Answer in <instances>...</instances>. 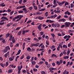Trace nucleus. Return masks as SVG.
<instances>
[{
  "instance_id": "f257e3e1",
  "label": "nucleus",
  "mask_w": 74,
  "mask_h": 74,
  "mask_svg": "<svg viewBox=\"0 0 74 74\" xmlns=\"http://www.w3.org/2000/svg\"><path fill=\"white\" fill-rule=\"evenodd\" d=\"M8 51L10 50V47L9 46H7L5 47V49L3 51V52H7V51H8Z\"/></svg>"
},
{
  "instance_id": "f03ea898",
  "label": "nucleus",
  "mask_w": 74,
  "mask_h": 74,
  "mask_svg": "<svg viewBox=\"0 0 74 74\" xmlns=\"http://www.w3.org/2000/svg\"><path fill=\"white\" fill-rule=\"evenodd\" d=\"M52 26L53 27H60V25L59 24H55L53 23L51 24ZM57 26V27H56Z\"/></svg>"
},
{
  "instance_id": "7ed1b4c3",
  "label": "nucleus",
  "mask_w": 74,
  "mask_h": 74,
  "mask_svg": "<svg viewBox=\"0 0 74 74\" xmlns=\"http://www.w3.org/2000/svg\"><path fill=\"white\" fill-rule=\"evenodd\" d=\"M70 24H71V23L69 22H66L64 23L65 26L66 27H69V26L70 25Z\"/></svg>"
},
{
  "instance_id": "20e7f679",
  "label": "nucleus",
  "mask_w": 74,
  "mask_h": 74,
  "mask_svg": "<svg viewBox=\"0 0 74 74\" xmlns=\"http://www.w3.org/2000/svg\"><path fill=\"white\" fill-rule=\"evenodd\" d=\"M39 45H40V43H38L36 44H32L31 45V46L32 47H38L39 46Z\"/></svg>"
},
{
  "instance_id": "39448f33",
  "label": "nucleus",
  "mask_w": 74,
  "mask_h": 74,
  "mask_svg": "<svg viewBox=\"0 0 74 74\" xmlns=\"http://www.w3.org/2000/svg\"><path fill=\"white\" fill-rule=\"evenodd\" d=\"M53 4H54V5H53V8H55L57 5H58V4L56 2V0H53Z\"/></svg>"
},
{
  "instance_id": "423d86ee",
  "label": "nucleus",
  "mask_w": 74,
  "mask_h": 74,
  "mask_svg": "<svg viewBox=\"0 0 74 74\" xmlns=\"http://www.w3.org/2000/svg\"><path fill=\"white\" fill-rule=\"evenodd\" d=\"M42 26V24H40V25L38 26V29H39V31H41V30H42V28H41Z\"/></svg>"
},
{
  "instance_id": "0eeeda50",
  "label": "nucleus",
  "mask_w": 74,
  "mask_h": 74,
  "mask_svg": "<svg viewBox=\"0 0 74 74\" xmlns=\"http://www.w3.org/2000/svg\"><path fill=\"white\" fill-rule=\"evenodd\" d=\"M66 20L64 18L60 19L59 20L58 22H65Z\"/></svg>"
},
{
  "instance_id": "6e6552de",
  "label": "nucleus",
  "mask_w": 74,
  "mask_h": 74,
  "mask_svg": "<svg viewBox=\"0 0 74 74\" xmlns=\"http://www.w3.org/2000/svg\"><path fill=\"white\" fill-rule=\"evenodd\" d=\"M23 11H24V12L25 13H27L28 12V11L26 9V8L25 7L23 9Z\"/></svg>"
},
{
  "instance_id": "1a4fd4ad",
  "label": "nucleus",
  "mask_w": 74,
  "mask_h": 74,
  "mask_svg": "<svg viewBox=\"0 0 74 74\" xmlns=\"http://www.w3.org/2000/svg\"><path fill=\"white\" fill-rule=\"evenodd\" d=\"M56 3L58 4L60 6H62V3L59 2L58 1L56 0Z\"/></svg>"
},
{
  "instance_id": "9d476101",
  "label": "nucleus",
  "mask_w": 74,
  "mask_h": 74,
  "mask_svg": "<svg viewBox=\"0 0 74 74\" xmlns=\"http://www.w3.org/2000/svg\"><path fill=\"white\" fill-rule=\"evenodd\" d=\"M4 56L5 58H7V56L9 57V52H8L7 53H6L4 55Z\"/></svg>"
},
{
  "instance_id": "9b49d317",
  "label": "nucleus",
  "mask_w": 74,
  "mask_h": 74,
  "mask_svg": "<svg viewBox=\"0 0 74 74\" xmlns=\"http://www.w3.org/2000/svg\"><path fill=\"white\" fill-rule=\"evenodd\" d=\"M1 19H5V20H6V21H8V18L5 17V16H3L1 17Z\"/></svg>"
},
{
  "instance_id": "f8f14e48",
  "label": "nucleus",
  "mask_w": 74,
  "mask_h": 74,
  "mask_svg": "<svg viewBox=\"0 0 74 74\" xmlns=\"http://www.w3.org/2000/svg\"><path fill=\"white\" fill-rule=\"evenodd\" d=\"M12 41L13 44H14L15 42V39L14 38V37H13Z\"/></svg>"
},
{
  "instance_id": "ddd939ff",
  "label": "nucleus",
  "mask_w": 74,
  "mask_h": 74,
  "mask_svg": "<svg viewBox=\"0 0 74 74\" xmlns=\"http://www.w3.org/2000/svg\"><path fill=\"white\" fill-rule=\"evenodd\" d=\"M38 19H39V20H42V19H44V17H42L41 16H39L38 17Z\"/></svg>"
},
{
  "instance_id": "4468645a",
  "label": "nucleus",
  "mask_w": 74,
  "mask_h": 74,
  "mask_svg": "<svg viewBox=\"0 0 74 74\" xmlns=\"http://www.w3.org/2000/svg\"><path fill=\"white\" fill-rule=\"evenodd\" d=\"M51 57L52 58L53 57H55V58H57L58 56L54 54H53L51 55Z\"/></svg>"
},
{
  "instance_id": "2eb2a0df",
  "label": "nucleus",
  "mask_w": 74,
  "mask_h": 74,
  "mask_svg": "<svg viewBox=\"0 0 74 74\" xmlns=\"http://www.w3.org/2000/svg\"><path fill=\"white\" fill-rule=\"evenodd\" d=\"M4 3H3L1 4H0V6L2 7H5V4H4Z\"/></svg>"
},
{
  "instance_id": "dca6fc26",
  "label": "nucleus",
  "mask_w": 74,
  "mask_h": 74,
  "mask_svg": "<svg viewBox=\"0 0 74 74\" xmlns=\"http://www.w3.org/2000/svg\"><path fill=\"white\" fill-rule=\"evenodd\" d=\"M12 72V69H10L7 71L8 73H11Z\"/></svg>"
},
{
  "instance_id": "f3484780",
  "label": "nucleus",
  "mask_w": 74,
  "mask_h": 74,
  "mask_svg": "<svg viewBox=\"0 0 74 74\" xmlns=\"http://www.w3.org/2000/svg\"><path fill=\"white\" fill-rule=\"evenodd\" d=\"M12 24H13L12 23H10L7 25V27H9V26H10V25H12Z\"/></svg>"
},
{
  "instance_id": "a211bd4d",
  "label": "nucleus",
  "mask_w": 74,
  "mask_h": 74,
  "mask_svg": "<svg viewBox=\"0 0 74 74\" xmlns=\"http://www.w3.org/2000/svg\"><path fill=\"white\" fill-rule=\"evenodd\" d=\"M19 16V19L21 20V19H22V18H23V15H18Z\"/></svg>"
},
{
  "instance_id": "6ab92c4d",
  "label": "nucleus",
  "mask_w": 74,
  "mask_h": 74,
  "mask_svg": "<svg viewBox=\"0 0 74 74\" xmlns=\"http://www.w3.org/2000/svg\"><path fill=\"white\" fill-rule=\"evenodd\" d=\"M10 66H11L12 68H14L15 69L16 67V66L15 65L14 66L13 64L10 65Z\"/></svg>"
},
{
  "instance_id": "aec40b11",
  "label": "nucleus",
  "mask_w": 74,
  "mask_h": 74,
  "mask_svg": "<svg viewBox=\"0 0 74 74\" xmlns=\"http://www.w3.org/2000/svg\"><path fill=\"white\" fill-rule=\"evenodd\" d=\"M10 46L11 47H13V46H14V45H13V43H12V42H10Z\"/></svg>"
},
{
  "instance_id": "412c9836",
  "label": "nucleus",
  "mask_w": 74,
  "mask_h": 74,
  "mask_svg": "<svg viewBox=\"0 0 74 74\" xmlns=\"http://www.w3.org/2000/svg\"><path fill=\"white\" fill-rule=\"evenodd\" d=\"M31 63L32 64H33V65H34L36 63V62L34 61H32Z\"/></svg>"
},
{
  "instance_id": "4be33fe9",
  "label": "nucleus",
  "mask_w": 74,
  "mask_h": 74,
  "mask_svg": "<svg viewBox=\"0 0 74 74\" xmlns=\"http://www.w3.org/2000/svg\"><path fill=\"white\" fill-rule=\"evenodd\" d=\"M10 33H7L6 35V38H8L9 36H10Z\"/></svg>"
},
{
  "instance_id": "5701e85b",
  "label": "nucleus",
  "mask_w": 74,
  "mask_h": 74,
  "mask_svg": "<svg viewBox=\"0 0 74 74\" xmlns=\"http://www.w3.org/2000/svg\"><path fill=\"white\" fill-rule=\"evenodd\" d=\"M33 71L34 72H37V71H38L37 69L34 68L33 69Z\"/></svg>"
},
{
  "instance_id": "b1692460",
  "label": "nucleus",
  "mask_w": 74,
  "mask_h": 74,
  "mask_svg": "<svg viewBox=\"0 0 74 74\" xmlns=\"http://www.w3.org/2000/svg\"><path fill=\"white\" fill-rule=\"evenodd\" d=\"M21 33H22V31H20L18 32V36H20V35L21 34Z\"/></svg>"
},
{
  "instance_id": "393cba45",
  "label": "nucleus",
  "mask_w": 74,
  "mask_h": 74,
  "mask_svg": "<svg viewBox=\"0 0 74 74\" xmlns=\"http://www.w3.org/2000/svg\"><path fill=\"white\" fill-rule=\"evenodd\" d=\"M19 14H21L22 13H23V10H20L18 11Z\"/></svg>"
},
{
  "instance_id": "a878e982",
  "label": "nucleus",
  "mask_w": 74,
  "mask_h": 74,
  "mask_svg": "<svg viewBox=\"0 0 74 74\" xmlns=\"http://www.w3.org/2000/svg\"><path fill=\"white\" fill-rule=\"evenodd\" d=\"M64 58L65 59H69V56H64Z\"/></svg>"
},
{
  "instance_id": "bb28decb",
  "label": "nucleus",
  "mask_w": 74,
  "mask_h": 74,
  "mask_svg": "<svg viewBox=\"0 0 74 74\" xmlns=\"http://www.w3.org/2000/svg\"><path fill=\"white\" fill-rule=\"evenodd\" d=\"M27 50L29 51H31V48H30V47H28L27 49Z\"/></svg>"
},
{
  "instance_id": "cd10ccee",
  "label": "nucleus",
  "mask_w": 74,
  "mask_h": 74,
  "mask_svg": "<svg viewBox=\"0 0 74 74\" xmlns=\"http://www.w3.org/2000/svg\"><path fill=\"white\" fill-rule=\"evenodd\" d=\"M44 63V62L40 61V62H39L38 63V64H42V63Z\"/></svg>"
},
{
  "instance_id": "c85d7f7f",
  "label": "nucleus",
  "mask_w": 74,
  "mask_h": 74,
  "mask_svg": "<svg viewBox=\"0 0 74 74\" xmlns=\"http://www.w3.org/2000/svg\"><path fill=\"white\" fill-rule=\"evenodd\" d=\"M30 59V57L29 56H27V60H29Z\"/></svg>"
},
{
  "instance_id": "c756f323",
  "label": "nucleus",
  "mask_w": 74,
  "mask_h": 74,
  "mask_svg": "<svg viewBox=\"0 0 74 74\" xmlns=\"http://www.w3.org/2000/svg\"><path fill=\"white\" fill-rule=\"evenodd\" d=\"M51 35L52 36V37H53V38H54V37H55V34H51Z\"/></svg>"
},
{
  "instance_id": "7c9ffc66",
  "label": "nucleus",
  "mask_w": 74,
  "mask_h": 74,
  "mask_svg": "<svg viewBox=\"0 0 74 74\" xmlns=\"http://www.w3.org/2000/svg\"><path fill=\"white\" fill-rule=\"evenodd\" d=\"M63 48L66 49L67 48V45H63Z\"/></svg>"
},
{
  "instance_id": "2f4dec72",
  "label": "nucleus",
  "mask_w": 74,
  "mask_h": 74,
  "mask_svg": "<svg viewBox=\"0 0 74 74\" xmlns=\"http://www.w3.org/2000/svg\"><path fill=\"white\" fill-rule=\"evenodd\" d=\"M40 36H42L44 34V32H40Z\"/></svg>"
},
{
  "instance_id": "473e14b6",
  "label": "nucleus",
  "mask_w": 74,
  "mask_h": 74,
  "mask_svg": "<svg viewBox=\"0 0 74 74\" xmlns=\"http://www.w3.org/2000/svg\"><path fill=\"white\" fill-rule=\"evenodd\" d=\"M34 8L35 10H37V8H37V6H34Z\"/></svg>"
},
{
  "instance_id": "72a5a7b5",
  "label": "nucleus",
  "mask_w": 74,
  "mask_h": 74,
  "mask_svg": "<svg viewBox=\"0 0 74 74\" xmlns=\"http://www.w3.org/2000/svg\"><path fill=\"white\" fill-rule=\"evenodd\" d=\"M69 5V2L66 1L64 5L65 6H66V5Z\"/></svg>"
},
{
  "instance_id": "f704fd0d",
  "label": "nucleus",
  "mask_w": 74,
  "mask_h": 74,
  "mask_svg": "<svg viewBox=\"0 0 74 74\" xmlns=\"http://www.w3.org/2000/svg\"><path fill=\"white\" fill-rule=\"evenodd\" d=\"M9 60L11 62L12 61V60H14L12 58L10 57L9 58Z\"/></svg>"
},
{
  "instance_id": "c9c22d12",
  "label": "nucleus",
  "mask_w": 74,
  "mask_h": 74,
  "mask_svg": "<svg viewBox=\"0 0 74 74\" xmlns=\"http://www.w3.org/2000/svg\"><path fill=\"white\" fill-rule=\"evenodd\" d=\"M45 15L46 16H48V12H46L45 13Z\"/></svg>"
},
{
  "instance_id": "e433bc0d",
  "label": "nucleus",
  "mask_w": 74,
  "mask_h": 74,
  "mask_svg": "<svg viewBox=\"0 0 74 74\" xmlns=\"http://www.w3.org/2000/svg\"><path fill=\"white\" fill-rule=\"evenodd\" d=\"M36 14H38V15H41V14H42V13H41L40 12H38L36 13Z\"/></svg>"
},
{
  "instance_id": "4c0bfd02",
  "label": "nucleus",
  "mask_w": 74,
  "mask_h": 74,
  "mask_svg": "<svg viewBox=\"0 0 74 74\" xmlns=\"http://www.w3.org/2000/svg\"><path fill=\"white\" fill-rule=\"evenodd\" d=\"M56 63H57V64L58 65V66H59V65H60V62H59V61H57L56 62Z\"/></svg>"
},
{
  "instance_id": "58836bf2",
  "label": "nucleus",
  "mask_w": 74,
  "mask_h": 74,
  "mask_svg": "<svg viewBox=\"0 0 74 74\" xmlns=\"http://www.w3.org/2000/svg\"><path fill=\"white\" fill-rule=\"evenodd\" d=\"M13 14H14V11H12L10 13V15H12Z\"/></svg>"
},
{
  "instance_id": "ea45409f",
  "label": "nucleus",
  "mask_w": 74,
  "mask_h": 74,
  "mask_svg": "<svg viewBox=\"0 0 74 74\" xmlns=\"http://www.w3.org/2000/svg\"><path fill=\"white\" fill-rule=\"evenodd\" d=\"M18 70H19V71H21V69L20 68V66H18Z\"/></svg>"
},
{
  "instance_id": "a19ab883",
  "label": "nucleus",
  "mask_w": 74,
  "mask_h": 74,
  "mask_svg": "<svg viewBox=\"0 0 74 74\" xmlns=\"http://www.w3.org/2000/svg\"><path fill=\"white\" fill-rule=\"evenodd\" d=\"M21 29V27H18L17 28H16V30H19V29Z\"/></svg>"
},
{
  "instance_id": "79ce46f5",
  "label": "nucleus",
  "mask_w": 74,
  "mask_h": 74,
  "mask_svg": "<svg viewBox=\"0 0 74 74\" xmlns=\"http://www.w3.org/2000/svg\"><path fill=\"white\" fill-rule=\"evenodd\" d=\"M25 30H24L22 32V33L23 35H24V34H25Z\"/></svg>"
},
{
  "instance_id": "37998d69",
  "label": "nucleus",
  "mask_w": 74,
  "mask_h": 74,
  "mask_svg": "<svg viewBox=\"0 0 74 74\" xmlns=\"http://www.w3.org/2000/svg\"><path fill=\"white\" fill-rule=\"evenodd\" d=\"M32 22V20H29L27 22V24H28V23H30V22Z\"/></svg>"
},
{
  "instance_id": "c03bdc74",
  "label": "nucleus",
  "mask_w": 74,
  "mask_h": 74,
  "mask_svg": "<svg viewBox=\"0 0 74 74\" xmlns=\"http://www.w3.org/2000/svg\"><path fill=\"white\" fill-rule=\"evenodd\" d=\"M9 64V63L8 62H6V65H5L6 67L8 66Z\"/></svg>"
},
{
  "instance_id": "a18cd8bd",
  "label": "nucleus",
  "mask_w": 74,
  "mask_h": 74,
  "mask_svg": "<svg viewBox=\"0 0 74 74\" xmlns=\"http://www.w3.org/2000/svg\"><path fill=\"white\" fill-rule=\"evenodd\" d=\"M41 74H45V72L44 71H42L41 72Z\"/></svg>"
},
{
  "instance_id": "49530a36",
  "label": "nucleus",
  "mask_w": 74,
  "mask_h": 74,
  "mask_svg": "<svg viewBox=\"0 0 74 74\" xmlns=\"http://www.w3.org/2000/svg\"><path fill=\"white\" fill-rule=\"evenodd\" d=\"M50 20H47L45 22H49V23H50Z\"/></svg>"
},
{
  "instance_id": "de8ad7c7",
  "label": "nucleus",
  "mask_w": 74,
  "mask_h": 74,
  "mask_svg": "<svg viewBox=\"0 0 74 74\" xmlns=\"http://www.w3.org/2000/svg\"><path fill=\"white\" fill-rule=\"evenodd\" d=\"M0 64L1 66V67H4L3 65V63H0Z\"/></svg>"
},
{
  "instance_id": "09e8293b",
  "label": "nucleus",
  "mask_w": 74,
  "mask_h": 74,
  "mask_svg": "<svg viewBox=\"0 0 74 74\" xmlns=\"http://www.w3.org/2000/svg\"><path fill=\"white\" fill-rule=\"evenodd\" d=\"M74 5L73 4V3H71V8H73V7H74Z\"/></svg>"
},
{
  "instance_id": "8fccbe9b",
  "label": "nucleus",
  "mask_w": 74,
  "mask_h": 74,
  "mask_svg": "<svg viewBox=\"0 0 74 74\" xmlns=\"http://www.w3.org/2000/svg\"><path fill=\"white\" fill-rule=\"evenodd\" d=\"M29 9L30 11H31L33 9V7H30L29 8Z\"/></svg>"
},
{
  "instance_id": "3c124183",
  "label": "nucleus",
  "mask_w": 74,
  "mask_h": 74,
  "mask_svg": "<svg viewBox=\"0 0 74 74\" xmlns=\"http://www.w3.org/2000/svg\"><path fill=\"white\" fill-rule=\"evenodd\" d=\"M70 51H67V55H69V54H70Z\"/></svg>"
},
{
  "instance_id": "603ef678",
  "label": "nucleus",
  "mask_w": 74,
  "mask_h": 74,
  "mask_svg": "<svg viewBox=\"0 0 74 74\" xmlns=\"http://www.w3.org/2000/svg\"><path fill=\"white\" fill-rule=\"evenodd\" d=\"M11 10L10 9H9L8 10V12H11Z\"/></svg>"
},
{
  "instance_id": "864d4df0",
  "label": "nucleus",
  "mask_w": 74,
  "mask_h": 74,
  "mask_svg": "<svg viewBox=\"0 0 74 74\" xmlns=\"http://www.w3.org/2000/svg\"><path fill=\"white\" fill-rule=\"evenodd\" d=\"M53 68L52 67H50V68H49V70L51 71L52 70H53Z\"/></svg>"
},
{
  "instance_id": "5fc2aeb1",
  "label": "nucleus",
  "mask_w": 74,
  "mask_h": 74,
  "mask_svg": "<svg viewBox=\"0 0 74 74\" xmlns=\"http://www.w3.org/2000/svg\"><path fill=\"white\" fill-rule=\"evenodd\" d=\"M7 15V13H4L2 14V16H6Z\"/></svg>"
},
{
  "instance_id": "6e6d98bb",
  "label": "nucleus",
  "mask_w": 74,
  "mask_h": 74,
  "mask_svg": "<svg viewBox=\"0 0 74 74\" xmlns=\"http://www.w3.org/2000/svg\"><path fill=\"white\" fill-rule=\"evenodd\" d=\"M16 9V10H19V9H21V6H18V7H17Z\"/></svg>"
},
{
  "instance_id": "4d7b16f0",
  "label": "nucleus",
  "mask_w": 74,
  "mask_h": 74,
  "mask_svg": "<svg viewBox=\"0 0 74 74\" xmlns=\"http://www.w3.org/2000/svg\"><path fill=\"white\" fill-rule=\"evenodd\" d=\"M33 60H34V57H33L31 58V61L33 62Z\"/></svg>"
},
{
  "instance_id": "13d9d810",
  "label": "nucleus",
  "mask_w": 74,
  "mask_h": 74,
  "mask_svg": "<svg viewBox=\"0 0 74 74\" xmlns=\"http://www.w3.org/2000/svg\"><path fill=\"white\" fill-rule=\"evenodd\" d=\"M20 1H19V3L20 4H22V0H19Z\"/></svg>"
},
{
  "instance_id": "bf43d9fd",
  "label": "nucleus",
  "mask_w": 74,
  "mask_h": 74,
  "mask_svg": "<svg viewBox=\"0 0 74 74\" xmlns=\"http://www.w3.org/2000/svg\"><path fill=\"white\" fill-rule=\"evenodd\" d=\"M19 15H18L16 17H15V18L16 19H19Z\"/></svg>"
},
{
  "instance_id": "052dcab7",
  "label": "nucleus",
  "mask_w": 74,
  "mask_h": 74,
  "mask_svg": "<svg viewBox=\"0 0 74 74\" xmlns=\"http://www.w3.org/2000/svg\"><path fill=\"white\" fill-rule=\"evenodd\" d=\"M46 44L47 45H49V42L47 40L46 41Z\"/></svg>"
},
{
  "instance_id": "680f3d73",
  "label": "nucleus",
  "mask_w": 74,
  "mask_h": 74,
  "mask_svg": "<svg viewBox=\"0 0 74 74\" xmlns=\"http://www.w3.org/2000/svg\"><path fill=\"white\" fill-rule=\"evenodd\" d=\"M4 22L0 23V25H1V26H2V25H4Z\"/></svg>"
},
{
  "instance_id": "e2e57ef3",
  "label": "nucleus",
  "mask_w": 74,
  "mask_h": 74,
  "mask_svg": "<svg viewBox=\"0 0 74 74\" xmlns=\"http://www.w3.org/2000/svg\"><path fill=\"white\" fill-rule=\"evenodd\" d=\"M0 60L1 61H3V58L2 57H0Z\"/></svg>"
},
{
  "instance_id": "0e129e2a",
  "label": "nucleus",
  "mask_w": 74,
  "mask_h": 74,
  "mask_svg": "<svg viewBox=\"0 0 74 74\" xmlns=\"http://www.w3.org/2000/svg\"><path fill=\"white\" fill-rule=\"evenodd\" d=\"M24 55H22V56L21 58V59H23V58H24Z\"/></svg>"
},
{
  "instance_id": "69168bd1",
  "label": "nucleus",
  "mask_w": 74,
  "mask_h": 74,
  "mask_svg": "<svg viewBox=\"0 0 74 74\" xmlns=\"http://www.w3.org/2000/svg\"><path fill=\"white\" fill-rule=\"evenodd\" d=\"M67 70H65L64 71L63 73V74H66V72H67Z\"/></svg>"
},
{
  "instance_id": "338daca9",
  "label": "nucleus",
  "mask_w": 74,
  "mask_h": 74,
  "mask_svg": "<svg viewBox=\"0 0 74 74\" xmlns=\"http://www.w3.org/2000/svg\"><path fill=\"white\" fill-rule=\"evenodd\" d=\"M64 39H66L67 38V35H66L64 37Z\"/></svg>"
},
{
  "instance_id": "774afa93",
  "label": "nucleus",
  "mask_w": 74,
  "mask_h": 74,
  "mask_svg": "<svg viewBox=\"0 0 74 74\" xmlns=\"http://www.w3.org/2000/svg\"><path fill=\"white\" fill-rule=\"evenodd\" d=\"M64 26H65V25H62L61 28H63V27H64Z\"/></svg>"
}]
</instances>
